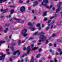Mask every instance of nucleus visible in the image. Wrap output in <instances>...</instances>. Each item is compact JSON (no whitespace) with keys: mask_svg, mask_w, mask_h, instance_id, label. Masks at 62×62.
<instances>
[{"mask_svg":"<svg viewBox=\"0 0 62 62\" xmlns=\"http://www.w3.org/2000/svg\"><path fill=\"white\" fill-rule=\"evenodd\" d=\"M40 38L41 40H39V42H40L41 40L42 41H44L45 40L47 37L44 36V35H41L40 36Z\"/></svg>","mask_w":62,"mask_h":62,"instance_id":"obj_1","label":"nucleus"},{"mask_svg":"<svg viewBox=\"0 0 62 62\" xmlns=\"http://www.w3.org/2000/svg\"><path fill=\"white\" fill-rule=\"evenodd\" d=\"M27 32V30L24 29L23 30L22 33V34L23 35V37H26L28 34L26 33Z\"/></svg>","mask_w":62,"mask_h":62,"instance_id":"obj_2","label":"nucleus"},{"mask_svg":"<svg viewBox=\"0 0 62 62\" xmlns=\"http://www.w3.org/2000/svg\"><path fill=\"white\" fill-rule=\"evenodd\" d=\"M25 8L23 6H22L20 9V11L22 12L25 11Z\"/></svg>","mask_w":62,"mask_h":62,"instance_id":"obj_3","label":"nucleus"},{"mask_svg":"<svg viewBox=\"0 0 62 62\" xmlns=\"http://www.w3.org/2000/svg\"><path fill=\"white\" fill-rule=\"evenodd\" d=\"M16 53H17L18 55H19L20 54V51L17 50L16 52H14L13 53V55H15Z\"/></svg>","mask_w":62,"mask_h":62,"instance_id":"obj_4","label":"nucleus"},{"mask_svg":"<svg viewBox=\"0 0 62 62\" xmlns=\"http://www.w3.org/2000/svg\"><path fill=\"white\" fill-rule=\"evenodd\" d=\"M27 54H29L30 52V50H31V49L30 48V46H29L27 48Z\"/></svg>","mask_w":62,"mask_h":62,"instance_id":"obj_5","label":"nucleus"},{"mask_svg":"<svg viewBox=\"0 0 62 62\" xmlns=\"http://www.w3.org/2000/svg\"><path fill=\"white\" fill-rule=\"evenodd\" d=\"M43 3H45L46 4H47L48 3V0H43V2H42L41 3V5H43Z\"/></svg>","mask_w":62,"mask_h":62,"instance_id":"obj_6","label":"nucleus"},{"mask_svg":"<svg viewBox=\"0 0 62 62\" xmlns=\"http://www.w3.org/2000/svg\"><path fill=\"white\" fill-rule=\"evenodd\" d=\"M5 54L1 56L0 57V60H4V58H5Z\"/></svg>","mask_w":62,"mask_h":62,"instance_id":"obj_7","label":"nucleus"},{"mask_svg":"<svg viewBox=\"0 0 62 62\" xmlns=\"http://www.w3.org/2000/svg\"><path fill=\"white\" fill-rule=\"evenodd\" d=\"M61 9L60 8V7L59 6H58L57 7V9L56 10V13H57L58 12V11L60 10Z\"/></svg>","mask_w":62,"mask_h":62,"instance_id":"obj_8","label":"nucleus"},{"mask_svg":"<svg viewBox=\"0 0 62 62\" xmlns=\"http://www.w3.org/2000/svg\"><path fill=\"white\" fill-rule=\"evenodd\" d=\"M47 12H45L43 14V17H44V16H46V15H47V14H46V13Z\"/></svg>","mask_w":62,"mask_h":62,"instance_id":"obj_9","label":"nucleus"},{"mask_svg":"<svg viewBox=\"0 0 62 62\" xmlns=\"http://www.w3.org/2000/svg\"><path fill=\"white\" fill-rule=\"evenodd\" d=\"M34 6H36L38 5V2L37 1H35L34 3Z\"/></svg>","mask_w":62,"mask_h":62,"instance_id":"obj_10","label":"nucleus"},{"mask_svg":"<svg viewBox=\"0 0 62 62\" xmlns=\"http://www.w3.org/2000/svg\"><path fill=\"white\" fill-rule=\"evenodd\" d=\"M8 31V28H7L5 29V30H4V32L5 33H7V31Z\"/></svg>","mask_w":62,"mask_h":62,"instance_id":"obj_11","label":"nucleus"},{"mask_svg":"<svg viewBox=\"0 0 62 62\" xmlns=\"http://www.w3.org/2000/svg\"><path fill=\"white\" fill-rule=\"evenodd\" d=\"M44 34H45V33L43 31H41L39 33L40 35H44Z\"/></svg>","mask_w":62,"mask_h":62,"instance_id":"obj_12","label":"nucleus"},{"mask_svg":"<svg viewBox=\"0 0 62 62\" xmlns=\"http://www.w3.org/2000/svg\"><path fill=\"white\" fill-rule=\"evenodd\" d=\"M7 0H0V3H2L3 2H6Z\"/></svg>","mask_w":62,"mask_h":62,"instance_id":"obj_13","label":"nucleus"},{"mask_svg":"<svg viewBox=\"0 0 62 62\" xmlns=\"http://www.w3.org/2000/svg\"><path fill=\"white\" fill-rule=\"evenodd\" d=\"M13 19H14V20H16V21H19V20H20V19H17L15 17L13 18Z\"/></svg>","mask_w":62,"mask_h":62,"instance_id":"obj_14","label":"nucleus"},{"mask_svg":"<svg viewBox=\"0 0 62 62\" xmlns=\"http://www.w3.org/2000/svg\"><path fill=\"white\" fill-rule=\"evenodd\" d=\"M29 29H31V30H32V31H34V30H35V29H34L33 28V27H29Z\"/></svg>","mask_w":62,"mask_h":62,"instance_id":"obj_15","label":"nucleus"},{"mask_svg":"<svg viewBox=\"0 0 62 62\" xmlns=\"http://www.w3.org/2000/svg\"><path fill=\"white\" fill-rule=\"evenodd\" d=\"M14 12V10L13 9H12L11 10V11L10 12V13L11 14H12L13 12Z\"/></svg>","mask_w":62,"mask_h":62,"instance_id":"obj_16","label":"nucleus"},{"mask_svg":"<svg viewBox=\"0 0 62 62\" xmlns=\"http://www.w3.org/2000/svg\"><path fill=\"white\" fill-rule=\"evenodd\" d=\"M38 48V47H34L32 48V50L33 51H34V50H36V49H37Z\"/></svg>","mask_w":62,"mask_h":62,"instance_id":"obj_17","label":"nucleus"},{"mask_svg":"<svg viewBox=\"0 0 62 62\" xmlns=\"http://www.w3.org/2000/svg\"><path fill=\"white\" fill-rule=\"evenodd\" d=\"M5 41H0V44H2V43H5Z\"/></svg>","mask_w":62,"mask_h":62,"instance_id":"obj_18","label":"nucleus"},{"mask_svg":"<svg viewBox=\"0 0 62 62\" xmlns=\"http://www.w3.org/2000/svg\"><path fill=\"white\" fill-rule=\"evenodd\" d=\"M40 55H41L40 54H39L37 55L36 57H37V58H38V57H39V56H40Z\"/></svg>","mask_w":62,"mask_h":62,"instance_id":"obj_19","label":"nucleus"},{"mask_svg":"<svg viewBox=\"0 0 62 62\" xmlns=\"http://www.w3.org/2000/svg\"><path fill=\"white\" fill-rule=\"evenodd\" d=\"M40 24H36V26L37 27H40Z\"/></svg>","mask_w":62,"mask_h":62,"instance_id":"obj_20","label":"nucleus"},{"mask_svg":"<svg viewBox=\"0 0 62 62\" xmlns=\"http://www.w3.org/2000/svg\"><path fill=\"white\" fill-rule=\"evenodd\" d=\"M49 52L51 53H54V51H52L51 49H50L49 50Z\"/></svg>","mask_w":62,"mask_h":62,"instance_id":"obj_21","label":"nucleus"},{"mask_svg":"<svg viewBox=\"0 0 62 62\" xmlns=\"http://www.w3.org/2000/svg\"><path fill=\"white\" fill-rule=\"evenodd\" d=\"M28 25H32V23H29L28 24Z\"/></svg>","mask_w":62,"mask_h":62,"instance_id":"obj_22","label":"nucleus"},{"mask_svg":"<svg viewBox=\"0 0 62 62\" xmlns=\"http://www.w3.org/2000/svg\"><path fill=\"white\" fill-rule=\"evenodd\" d=\"M18 45H20L21 44V40H19L18 41Z\"/></svg>","mask_w":62,"mask_h":62,"instance_id":"obj_23","label":"nucleus"},{"mask_svg":"<svg viewBox=\"0 0 62 62\" xmlns=\"http://www.w3.org/2000/svg\"><path fill=\"white\" fill-rule=\"evenodd\" d=\"M9 7H10V8H15V6L11 5Z\"/></svg>","mask_w":62,"mask_h":62,"instance_id":"obj_24","label":"nucleus"},{"mask_svg":"<svg viewBox=\"0 0 62 62\" xmlns=\"http://www.w3.org/2000/svg\"><path fill=\"white\" fill-rule=\"evenodd\" d=\"M48 20V18H44V21H46Z\"/></svg>","mask_w":62,"mask_h":62,"instance_id":"obj_25","label":"nucleus"},{"mask_svg":"<svg viewBox=\"0 0 62 62\" xmlns=\"http://www.w3.org/2000/svg\"><path fill=\"white\" fill-rule=\"evenodd\" d=\"M60 24V23L58 22L57 23V25H59Z\"/></svg>","mask_w":62,"mask_h":62,"instance_id":"obj_26","label":"nucleus"},{"mask_svg":"<svg viewBox=\"0 0 62 62\" xmlns=\"http://www.w3.org/2000/svg\"><path fill=\"white\" fill-rule=\"evenodd\" d=\"M9 25H10L9 24H6V26H9Z\"/></svg>","mask_w":62,"mask_h":62,"instance_id":"obj_27","label":"nucleus"},{"mask_svg":"<svg viewBox=\"0 0 62 62\" xmlns=\"http://www.w3.org/2000/svg\"><path fill=\"white\" fill-rule=\"evenodd\" d=\"M49 29V27H47L46 29V30H48V29Z\"/></svg>","mask_w":62,"mask_h":62,"instance_id":"obj_28","label":"nucleus"},{"mask_svg":"<svg viewBox=\"0 0 62 62\" xmlns=\"http://www.w3.org/2000/svg\"><path fill=\"white\" fill-rule=\"evenodd\" d=\"M10 48L11 49V50H14V47H11Z\"/></svg>","mask_w":62,"mask_h":62,"instance_id":"obj_29","label":"nucleus"},{"mask_svg":"<svg viewBox=\"0 0 62 62\" xmlns=\"http://www.w3.org/2000/svg\"><path fill=\"white\" fill-rule=\"evenodd\" d=\"M57 50L58 52H60V51H61V49L60 48H58Z\"/></svg>","mask_w":62,"mask_h":62,"instance_id":"obj_30","label":"nucleus"},{"mask_svg":"<svg viewBox=\"0 0 62 62\" xmlns=\"http://www.w3.org/2000/svg\"><path fill=\"white\" fill-rule=\"evenodd\" d=\"M52 7H53L52 5H50V7H49V8H52Z\"/></svg>","mask_w":62,"mask_h":62,"instance_id":"obj_31","label":"nucleus"},{"mask_svg":"<svg viewBox=\"0 0 62 62\" xmlns=\"http://www.w3.org/2000/svg\"><path fill=\"white\" fill-rule=\"evenodd\" d=\"M54 61L55 62H57V60H56V59H55L54 60Z\"/></svg>","mask_w":62,"mask_h":62,"instance_id":"obj_32","label":"nucleus"},{"mask_svg":"<svg viewBox=\"0 0 62 62\" xmlns=\"http://www.w3.org/2000/svg\"><path fill=\"white\" fill-rule=\"evenodd\" d=\"M23 3V1H21L19 2V3Z\"/></svg>","mask_w":62,"mask_h":62,"instance_id":"obj_33","label":"nucleus"},{"mask_svg":"<svg viewBox=\"0 0 62 62\" xmlns=\"http://www.w3.org/2000/svg\"><path fill=\"white\" fill-rule=\"evenodd\" d=\"M51 22V20H49L47 22L48 23H50Z\"/></svg>","mask_w":62,"mask_h":62,"instance_id":"obj_34","label":"nucleus"},{"mask_svg":"<svg viewBox=\"0 0 62 62\" xmlns=\"http://www.w3.org/2000/svg\"><path fill=\"white\" fill-rule=\"evenodd\" d=\"M55 36V34H53L52 35V37H54Z\"/></svg>","mask_w":62,"mask_h":62,"instance_id":"obj_35","label":"nucleus"},{"mask_svg":"<svg viewBox=\"0 0 62 62\" xmlns=\"http://www.w3.org/2000/svg\"><path fill=\"white\" fill-rule=\"evenodd\" d=\"M0 31H3V28H0Z\"/></svg>","mask_w":62,"mask_h":62,"instance_id":"obj_36","label":"nucleus"},{"mask_svg":"<svg viewBox=\"0 0 62 62\" xmlns=\"http://www.w3.org/2000/svg\"><path fill=\"white\" fill-rule=\"evenodd\" d=\"M54 18V16H53L52 17H51L50 18V19H53Z\"/></svg>","mask_w":62,"mask_h":62,"instance_id":"obj_37","label":"nucleus"},{"mask_svg":"<svg viewBox=\"0 0 62 62\" xmlns=\"http://www.w3.org/2000/svg\"><path fill=\"white\" fill-rule=\"evenodd\" d=\"M33 39V38L32 37H31L30 39H29L28 40H30V39Z\"/></svg>","mask_w":62,"mask_h":62,"instance_id":"obj_38","label":"nucleus"},{"mask_svg":"<svg viewBox=\"0 0 62 62\" xmlns=\"http://www.w3.org/2000/svg\"><path fill=\"white\" fill-rule=\"evenodd\" d=\"M34 46V44H32L31 45V47L32 48Z\"/></svg>","mask_w":62,"mask_h":62,"instance_id":"obj_39","label":"nucleus"},{"mask_svg":"<svg viewBox=\"0 0 62 62\" xmlns=\"http://www.w3.org/2000/svg\"><path fill=\"white\" fill-rule=\"evenodd\" d=\"M48 43V40H46V44H47Z\"/></svg>","mask_w":62,"mask_h":62,"instance_id":"obj_40","label":"nucleus"},{"mask_svg":"<svg viewBox=\"0 0 62 62\" xmlns=\"http://www.w3.org/2000/svg\"><path fill=\"white\" fill-rule=\"evenodd\" d=\"M38 29L39 30H40L41 29V27H40V26L38 27Z\"/></svg>","mask_w":62,"mask_h":62,"instance_id":"obj_41","label":"nucleus"},{"mask_svg":"<svg viewBox=\"0 0 62 62\" xmlns=\"http://www.w3.org/2000/svg\"><path fill=\"white\" fill-rule=\"evenodd\" d=\"M11 37H12V36H11V35H10L9 36V39H11Z\"/></svg>","mask_w":62,"mask_h":62,"instance_id":"obj_42","label":"nucleus"},{"mask_svg":"<svg viewBox=\"0 0 62 62\" xmlns=\"http://www.w3.org/2000/svg\"><path fill=\"white\" fill-rule=\"evenodd\" d=\"M62 51H61L60 52V54H60V55L61 54H62Z\"/></svg>","mask_w":62,"mask_h":62,"instance_id":"obj_43","label":"nucleus"},{"mask_svg":"<svg viewBox=\"0 0 62 62\" xmlns=\"http://www.w3.org/2000/svg\"><path fill=\"white\" fill-rule=\"evenodd\" d=\"M9 60L10 61H12V59L11 58H10Z\"/></svg>","mask_w":62,"mask_h":62,"instance_id":"obj_44","label":"nucleus"},{"mask_svg":"<svg viewBox=\"0 0 62 62\" xmlns=\"http://www.w3.org/2000/svg\"><path fill=\"white\" fill-rule=\"evenodd\" d=\"M41 51V48H40L39 50V52H40Z\"/></svg>","mask_w":62,"mask_h":62,"instance_id":"obj_45","label":"nucleus"},{"mask_svg":"<svg viewBox=\"0 0 62 62\" xmlns=\"http://www.w3.org/2000/svg\"><path fill=\"white\" fill-rule=\"evenodd\" d=\"M25 42V41H23L21 42V43H24V42Z\"/></svg>","mask_w":62,"mask_h":62,"instance_id":"obj_46","label":"nucleus"},{"mask_svg":"<svg viewBox=\"0 0 62 62\" xmlns=\"http://www.w3.org/2000/svg\"><path fill=\"white\" fill-rule=\"evenodd\" d=\"M49 46H52V44L51 43H49Z\"/></svg>","mask_w":62,"mask_h":62,"instance_id":"obj_47","label":"nucleus"},{"mask_svg":"<svg viewBox=\"0 0 62 62\" xmlns=\"http://www.w3.org/2000/svg\"><path fill=\"white\" fill-rule=\"evenodd\" d=\"M44 24H42V27H44Z\"/></svg>","mask_w":62,"mask_h":62,"instance_id":"obj_48","label":"nucleus"},{"mask_svg":"<svg viewBox=\"0 0 62 62\" xmlns=\"http://www.w3.org/2000/svg\"><path fill=\"white\" fill-rule=\"evenodd\" d=\"M26 47H24L23 48V50L24 51L25 50V49H26Z\"/></svg>","mask_w":62,"mask_h":62,"instance_id":"obj_49","label":"nucleus"},{"mask_svg":"<svg viewBox=\"0 0 62 62\" xmlns=\"http://www.w3.org/2000/svg\"><path fill=\"white\" fill-rule=\"evenodd\" d=\"M29 2V0H28L26 1V3H28Z\"/></svg>","mask_w":62,"mask_h":62,"instance_id":"obj_50","label":"nucleus"},{"mask_svg":"<svg viewBox=\"0 0 62 62\" xmlns=\"http://www.w3.org/2000/svg\"><path fill=\"white\" fill-rule=\"evenodd\" d=\"M56 55H58V54H59L58 53V52H56Z\"/></svg>","mask_w":62,"mask_h":62,"instance_id":"obj_51","label":"nucleus"},{"mask_svg":"<svg viewBox=\"0 0 62 62\" xmlns=\"http://www.w3.org/2000/svg\"><path fill=\"white\" fill-rule=\"evenodd\" d=\"M48 58H51V56L50 55H49L48 56Z\"/></svg>","mask_w":62,"mask_h":62,"instance_id":"obj_52","label":"nucleus"},{"mask_svg":"<svg viewBox=\"0 0 62 62\" xmlns=\"http://www.w3.org/2000/svg\"><path fill=\"white\" fill-rule=\"evenodd\" d=\"M0 12H2V11H4V10L2 9H1L0 10Z\"/></svg>","mask_w":62,"mask_h":62,"instance_id":"obj_53","label":"nucleus"},{"mask_svg":"<svg viewBox=\"0 0 62 62\" xmlns=\"http://www.w3.org/2000/svg\"><path fill=\"white\" fill-rule=\"evenodd\" d=\"M37 32H36L34 34V35H36L37 34Z\"/></svg>","mask_w":62,"mask_h":62,"instance_id":"obj_54","label":"nucleus"},{"mask_svg":"<svg viewBox=\"0 0 62 62\" xmlns=\"http://www.w3.org/2000/svg\"><path fill=\"white\" fill-rule=\"evenodd\" d=\"M54 47H56V44H55L54 45Z\"/></svg>","mask_w":62,"mask_h":62,"instance_id":"obj_55","label":"nucleus"},{"mask_svg":"<svg viewBox=\"0 0 62 62\" xmlns=\"http://www.w3.org/2000/svg\"><path fill=\"white\" fill-rule=\"evenodd\" d=\"M46 8H49V7L48 6H46Z\"/></svg>","mask_w":62,"mask_h":62,"instance_id":"obj_56","label":"nucleus"},{"mask_svg":"<svg viewBox=\"0 0 62 62\" xmlns=\"http://www.w3.org/2000/svg\"><path fill=\"white\" fill-rule=\"evenodd\" d=\"M5 51H7V52H8V51H9V49H7Z\"/></svg>","mask_w":62,"mask_h":62,"instance_id":"obj_57","label":"nucleus"},{"mask_svg":"<svg viewBox=\"0 0 62 62\" xmlns=\"http://www.w3.org/2000/svg\"><path fill=\"white\" fill-rule=\"evenodd\" d=\"M40 43H38L37 44V45H40Z\"/></svg>","mask_w":62,"mask_h":62,"instance_id":"obj_58","label":"nucleus"},{"mask_svg":"<svg viewBox=\"0 0 62 62\" xmlns=\"http://www.w3.org/2000/svg\"><path fill=\"white\" fill-rule=\"evenodd\" d=\"M7 54H9V52H8L7 53Z\"/></svg>","mask_w":62,"mask_h":62,"instance_id":"obj_59","label":"nucleus"},{"mask_svg":"<svg viewBox=\"0 0 62 62\" xmlns=\"http://www.w3.org/2000/svg\"><path fill=\"white\" fill-rule=\"evenodd\" d=\"M47 25L48 26H50V23H48Z\"/></svg>","mask_w":62,"mask_h":62,"instance_id":"obj_60","label":"nucleus"},{"mask_svg":"<svg viewBox=\"0 0 62 62\" xmlns=\"http://www.w3.org/2000/svg\"><path fill=\"white\" fill-rule=\"evenodd\" d=\"M59 4L60 5H61V4H62V2H60L59 3Z\"/></svg>","mask_w":62,"mask_h":62,"instance_id":"obj_61","label":"nucleus"},{"mask_svg":"<svg viewBox=\"0 0 62 62\" xmlns=\"http://www.w3.org/2000/svg\"><path fill=\"white\" fill-rule=\"evenodd\" d=\"M10 17H11V15H9L8 18H10Z\"/></svg>","mask_w":62,"mask_h":62,"instance_id":"obj_62","label":"nucleus"},{"mask_svg":"<svg viewBox=\"0 0 62 62\" xmlns=\"http://www.w3.org/2000/svg\"><path fill=\"white\" fill-rule=\"evenodd\" d=\"M28 8L29 10H31V8L30 7H29Z\"/></svg>","mask_w":62,"mask_h":62,"instance_id":"obj_63","label":"nucleus"},{"mask_svg":"<svg viewBox=\"0 0 62 62\" xmlns=\"http://www.w3.org/2000/svg\"><path fill=\"white\" fill-rule=\"evenodd\" d=\"M20 60H18L17 61V62H20Z\"/></svg>","mask_w":62,"mask_h":62,"instance_id":"obj_64","label":"nucleus"}]
</instances>
